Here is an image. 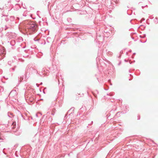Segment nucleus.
Segmentation results:
<instances>
[{
    "instance_id": "f257e3e1",
    "label": "nucleus",
    "mask_w": 158,
    "mask_h": 158,
    "mask_svg": "<svg viewBox=\"0 0 158 158\" xmlns=\"http://www.w3.org/2000/svg\"><path fill=\"white\" fill-rule=\"evenodd\" d=\"M37 26L35 23L34 22H30L28 24L27 28L29 30L34 31L36 30Z\"/></svg>"
}]
</instances>
